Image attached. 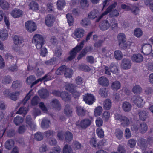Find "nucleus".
I'll return each mask as SVG.
<instances>
[{"label": "nucleus", "instance_id": "f257e3e1", "mask_svg": "<svg viewBox=\"0 0 153 153\" xmlns=\"http://www.w3.org/2000/svg\"><path fill=\"white\" fill-rule=\"evenodd\" d=\"M117 5V3L115 2L109 6L107 8L106 10L96 20V22H99L103 16L107 15L109 12H111L109 14L108 16L110 17H117L119 16V13L118 11L116 9H115L112 11L113 9Z\"/></svg>", "mask_w": 153, "mask_h": 153}, {"label": "nucleus", "instance_id": "f03ea898", "mask_svg": "<svg viewBox=\"0 0 153 153\" xmlns=\"http://www.w3.org/2000/svg\"><path fill=\"white\" fill-rule=\"evenodd\" d=\"M44 39L42 36L39 34H35L33 36L32 42L38 49L42 48L44 44Z\"/></svg>", "mask_w": 153, "mask_h": 153}, {"label": "nucleus", "instance_id": "7ed1b4c3", "mask_svg": "<svg viewBox=\"0 0 153 153\" xmlns=\"http://www.w3.org/2000/svg\"><path fill=\"white\" fill-rule=\"evenodd\" d=\"M85 42V40H82L79 45H77L71 50L70 56L67 58L68 60L71 61L75 58L77 53L79 52L83 48Z\"/></svg>", "mask_w": 153, "mask_h": 153}, {"label": "nucleus", "instance_id": "20e7f679", "mask_svg": "<svg viewBox=\"0 0 153 153\" xmlns=\"http://www.w3.org/2000/svg\"><path fill=\"white\" fill-rule=\"evenodd\" d=\"M117 39L119 42V45L121 48L123 49H126L128 45L125 35L123 33H120L117 36Z\"/></svg>", "mask_w": 153, "mask_h": 153}, {"label": "nucleus", "instance_id": "39448f33", "mask_svg": "<svg viewBox=\"0 0 153 153\" xmlns=\"http://www.w3.org/2000/svg\"><path fill=\"white\" fill-rule=\"evenodd\" d=\"M27 30L30 32L35 31L36 29V25L35 23L31 20L27 21L25 23Z\"/></svg>", "mask_w": 153, "mask_h": 153}, {"label": "nucleus", "instance_id": "423d86ee", "mask_svg": "<svg viewBox=\"0 0 153 153\" xmlns=\"http://www.w3.org/2000/svg\"><path fill=\"white\" fill-rule=\"evenodd\" d=\"M131 100L139 108L143 107L144 103L143 99L138 96H134L132 98Z\"/></svg>", "mask_w": 153, "mask_h": 153}, {"label": "nucleus", "instance_id": "0eeeda50", "mask_svg": "<svg viewBox=\"0 0 153 153\" xmlns=\"http://www.w3.org/2000/svg\"><path fill=\"white\" fill-rule=\"evenodd\" d=\"M110 20V19H108L104 20L101 22L99 25L100 29L102 31L108 29L111 26Z\"/></svg>", "mask_w": 153, "mask_h": 153}, {"label": "nucleus", "instance_id": "6e6552de", "mask_svg": "<svg viewBox=\"0 0 153 153\" xmlns=\"http://www.w3.org/2000/svg\"><path fill=\"white\" fill-rule=\"evenodd\" d=\"M131 62L129 59L124 58L122 61L121 67L124 69H128L131 68Z\"/></svg>", "mask_w": 153, "mask_h": 153}, {"label": "nucleus", "instance_id": "1a4fd4ad", "mask_svg": "<svg viewBox=\"0 0 153 153\" xmlns=\"http://www.w3.org/2000/svg\"><path fill=\"white\" fill-rule=\"evenodd\" d=\"M83 100L86 103L91 105L94 102L95 98L93 95L88 94L84 96Z\"/></svg>", "mask_w": 153, "mask_h": 153}, {"label": "nucleus", "instance_id": "9d476101", "mask_svg": "<svg viewBox=\"0 0 153 153\" xmlns=\"http://www.w3.org/2000/svg\"><path fill=\"white\" fill-rule=\"evenodd\" d=\"M55 18L54 16L51 14L48 15L45 18V23L46 25L48 26H51L53 25Z\"/></svg>", "mask_w": 153, "mask_h": 153}, {"label": "nucleus", "instance_id": "9b49d317", "mask_svg": "<svg viewBox=\"0 0 153 153\" xmlns=\"http://www.w3.org/2000/svg\"><path fill=\"white\" fill-rule=\"evenodd\" d=\"M132 105L131 104L127 101H124L122 104V108L123 110L126 112L130 111L132 108Z\"/></svg>", "mask_w": 153, "mask_h": 153}, {"label": "nucleus", "instance_id": "f8f14e48", "mask_svg": "<svg viewBox=\"0 0 153 153\" xmlns=\"http://www.w3.org/2000/svg\"><path fill=\"white\" fill-rule=\"evenodd\" d=\"M53 76L51 73H49L45 75L42 78H39L37 79L36 81L34 82L33 85H36L39 82L42 81L43 80H45V81H46L52 79Z\"/></svg>", "mask_w": 153, "mask_h": 153}, {"label": "nucleus", "instance_id": "ddd939ff", "mask_svg": "<svg viewBox=\"0 0 153 153\" xmlns=\"http://www.w3.org/2000/svg\"><path fill=\"white\" fill-rule=\"evenodd\" d=\"M11 14L12 16L14 18H18L23 15V12L22 10L20 9H15L12 11Z\"/></svg>", "mask_w": 153, "mask_h": 153}, {"label": "nucleus", "instance_id": "4468645a", "mask_svg": "<svg viewBox=\"0 0 153 153\" xmlns=\"http://www.w3.org/2000/svg\"><path fill=\"white\" fill-rule=\"evenodd\" d=\"M142 49L145 55H148L151 53L152 50V45L149 44H146L142 47Z\"/></svg>", "mask_w": 153, "mask_h": 153}, {"label": "nucleus", "instance_id": "2eb2a0df", "mask_svg": "<svg viewBox=\"0 0 153 153\" xmlns=\"http://www.w3.org/2000/svg\"><path fill=\"white\" fill-rule=\"evenodd\" d=\"M99 84L101 85L107 86L109 85L108 79L104 76L100 77L98 79Z\"/></svg>", "mask_w": 153, "mask_h": 153}, {"label": "nucleus", "instance_id": "dca6fc26", "mask_svg": "<svg viewBox=\"0 0 153 153\" xmlns=\"http://www.w3.org/2000/svg\"><path fill=\"white\" fill-rule=\"evenodd\" d=\"M51 105L54 108L59 110L61 109V105L59 101L56 99L52 100L51 102Z\"/></svg>", "mask_w": 153, "mask_h": 153}, {"label": "nucleus", "instance_id": "f3484780", "mask_svg": "<svg viewBox=\"0 0 153 153\" xmlns=\"http://www.w3.org/2000/svg\"><path fill=\"white\" fill-rule=\"evenodd\" d=\"M84 33V30L81 28L76 29L74 32L75 36L78 38H80L82 37Z\"/></svg>", "mask_w": 153, "mask_h": 153}, {"label": "nucleus", "instance_id": "a211bd4d", "mask_svg": "<svg viewBox=\"0 0 153 153\" xmlns=\"http://www.w3.org/2000/svg\"><path fill=\"white\" fill-rule=\"evenodd\" d=\"M138 145L142 150H145L147 146L146 140V139L140 138L138 140Z\"/></svg>", "mask_w": 153, "mask_h": 153}, {"label": "nucleus", "instance_id": "6ab92c4d", "mask_svg": "<svg viewBox=\"0 0 153 153\" xmlns=\"http://www.w3.org/2000/svg\"><path fill=\"white\" fill-rule=\"evenodd\" d=\"M50 125L51 122L48 119L45 118L42 120L41 123V126L42 128H47L50 127Z\"/></svg>", "mask_w": 153, "mask_h": 153}, {"label": "nucleus", "instance_id": "aec40b11", "mask_svg": "<svg viewBox=\"0 0 153 153\" xmlns=\"http://www.w3.org/2000/svg\"><path fill=\"white\" fill-rule=\"evenodd\" d=\"M132 61L136 62H140L143 60V56L140 54H134L131 57Z\"/></svg>", "mask_w": 153, "mask_h": 153}, {"label": "nucleus", "instance_id": "412c9836", "mask_svg": "<svg viewBox=\"0 0 153 153\" xmlns=\"http://www.w3.org/2000/svg\"><path fill=\"white\" fill-rule=\"evenodd\" d=\"M26 123L28 124L33 129H35L36 125L33 122L32 119L30 115H27L26 118Z\"/></svg>", "mask_w": 153, "mask_h": 153}, {"label": "nucleus", "instance_id": "4be33fe9", "mask_svg": "<svg viewBox=\"0 0 153 153\" xmlns=\"http://www.w3.org/2000/svg\"><path fill=\"white\" fill-rule=\"evenodd\" d=\"M38 94L40 97L45 99L48 97L49 96V93L48 91L45 89H42L38 91Z\"/></svg>", "mask_w": 153, "mask_h": 153}, {"label": "nucleus", "instance_id": "5701e85b", "mask_svg": "<svg viewBox=\"0 0 153 153\" xmlns=\"http://www.w3.org/2000/svg\"><path fill=\"white\" fill-rule=\"evenodd\" d=\"M138 114L140 120L142 121H145L148 117V113L146 111H139Z\"/></svg>", "mask_w": 153, "mask_h": 153}, {"label": "nucleus", "instance_id": "b1692460", "mask_svg": "<svg viewBox=\"0 0 153 153\" xmlns=\"http://www.w3.org/2000/svg\"><path fill=\"white\" fill-rule=\"evenodd\" d=\"M91 122L90 120L86 119L81 121L80 125L82 128L85 129L91 125Z\"/></svg>", "mask_w": 153, "mask_h": 153}, {"label": "nucleus", "instance_id": "393cba45", "mask_svg": "<svg viewBox=\"0 0 153 153\" xmlns=\"http://www.w3.org/2000/svg\"><path fill=\"white\" fill-rule=\"evenodd\" d=\"M148 126L146 123L142 122L139 125V131L142 134L144 133L147 130Z\"/></svg>", "mask_w": 153, "mask_h": 153}, {"label": "nucleus", "instance_id": "a878e982", "mask_svg": "<svg viewBox=\"0 0 153 153\" xmlns=\"http://www.w3.org/2000/svg\"><path fill=\"white\" fill-rule=\"evenodd\" d=\"M121 125L123 127L127 126L130 124V120L126 116H123L121 121Z\"/></svg>", "mask_w": 153, "mask_h": 153}, {"label": "nucleus", "instance_id": "bb28decb", "mask_svg": "<svg viewBox=\"0 0 153 153\" xmlns=\"http://www.w3.org/2000/svg\"><path fill=\"white\" fill-rule=\"evenodd\" d=\"M76 112L78 115L83 116L85 115L86 112V111L84 108L81 106H79L76 107Z\"/></svg>", "mask_w": 153, "mask_h": 153}, {"label": "nucleus", "instance_id": "cd10ccee", "mask_svg": "<svg viewBox=\"0 0 153 153\" xmlns=\"http://www.w3.org/2000/svg\"><path fill=\"white\" fill-rule=\"evenodd\" d=\"M60 97L62 100L65 101H69L71 99V95L66 92H61Z\"/></svg>", "mask_w": 153, "mask_h": 153}, {"label": "nucleus", "instance_id": "c85d7f7f", "mask_svg": "<svg viewBox=\"0 0 153 153\" xmlns=\"http://www.w3.org/2000/svg\"><path fill=\"white\" fill-rule=\"evenodd\" d=\"M14 43L16 45L21 44L23 42L22 38L18 35H15L13 37Z\"/></svg>", "mask_w": 153, "mask_h": 153}, {"label": "nucleus", "instance_id": "c756f323", "mask_svg": "<svg viewBox=\"0 0 153 153\" xmlns=\"http://www.w3.org/2000/svg\"><path fill=\"white\" fill-rule=\"evenodd\" d=\"M14 144L13 140L12 139H9L5 142V146L7 149L10 150L13 146Z\"/></svg>", "mask_w": 153, "mask_h": 153}, {"label": "nucleus", "instance_id": "7c9ffc66", "mask_svg": "<svg viewBox=\"0 0 153 153\" xmlns=\"http://www.w3.org/2000/svg\"><path fill=\"white\" fill-rule=\"evenodd\" d=\"M0 7L3 9L7 10L10 7L8 3L4 0H0Z\"/></svg>", "mask_w": 153, "mask_h": 153}, {"label": "nucleus", "instance_id": "2f4dec72", "mask_svg": "<svg viewBox=\"0 0 153 153\" xmlns=\"http://www.w3.org/2000/svg\"><path fill=\"white\" fill-rule=\"evenodd\" d=\"M72 112V109L69 105L65 106L64 109V113L67 116H71Z\"/></svg>", "mask_w": 153, "mask_h": 153}, {"label": "nucleus", "instance_id": "473e14b6", "mask_svg": "<svg viewBox=\"0 0 153 153\" xmlns=\"http://www.w3.org/2000/svg\"><path fill=\"white\" fill-rule=\"evenodd\" d=\"M98 11L96 10H92L88 14V17L91 19H94L96 18L98 15Z\"/></svg>", "mask_w": 153, "mask_h": 153}, {"label": "nucleus", "instance_id": "72a5a7b5", "mask_svg": "<svg viewBox=\"0 0 153 153\" xmlns=\"http://www.w3.org/2000/svg\"><path fill=\"white\" fill-rule=\"evenodd\" d=\"M112 103L111 100L109 99H106L104 101V108L107 110H109L111 108Z\"/></svg>", "mask_w": 153, "mask_h": 153}, {"label": "nucleus", "instance_id": "f704fd0d", "mask_svg": "<svg viewBox=\"0 0 153 153\" xmlns=\"http://www.w3.org/2000/svg\"><path fill=\"white\" fill-rule=\"evenodd\" d=\"M90 143L91 145L93 146L97 149H99L101 146L102 144H100L98 143H97V140L95 138H91L90 141Z\"/></svg>", "mask_w": 153, "mask_h": 153}, {"label": "nucleus", "instance_id": "c9c22d12", "mask_svg": "<svg viewBox=\"0 0 153 153\" xmlns=\"http://www.w3.org/2000/svg\"><path fill=\"white\" fill-rule=\"evenodd\" d=\"M76 87V86L73 84H67L65 86V89L71 93L73 92Z\"/></svg>", "mask_w": 153, "mask_h": 153}, {"label": "nucleus", "instance_id": "e433bc0d", "mask_svg": "<svg viewBox=\"0 0 153 153\" xmlns=\"http://www.w3.org/2000/svg\"><path fill=\"white\" fill-rule=\"evenodd\" d=\"M100 94L103 97H106L108 95V90L105 88H102L99 91Z\"/></svg>", "mask_w": 153, "mask_h": 153}, {"label": "nucleus", "instance_id": "4c0bfd02", "mask_svg": "<svg viewBox=\"0 0 153 153\" xmlns=\"http://www.w3.org/2000/svg\"><path fill=\"white\" fill-rule=\"evenodd\" d=\"M65 137L66 141L69 142L72 140L73 135L71 132L67 131L65 133Z\"/></svg>", "mask_w": 153, "mask_h": 153}, {"label": "nucleus", "instance_id": "58836bf2", "mask_svg": "<svg viewBox=\"0 0 153 153\" xmlns=\"http://www.w3.org/2000/svg\"><path fill=\"white\" fill-rule=\"evenodd\" d=\"M36 80L35 77L33 76H30L29 77H27V83L30 85L31 84V87L34 85H33V83L36 81H34Z\"/></svg>", "mask_w": 153, "mask_h": 153}, {"label": "nucleus", "instance_id": "ea45409f", "mask_svg": "<svg viewBox=\"0 0 153 153\" xmlns=\"http://www.w3.org/2000/svg\"><path fill=\"white\" fill-rule=\"evenodd\" d=\"M66 66L65 65H62L58 68L56 71V73L57 75H61L63 74L66 70Z\"/></svg>", "mask_w": 153, "mask_h": 153}, {"label": "nucleus", "instance_id": "a19ab883", "mask_svg": "<svg viewBox=\"0 0 153 153\" xmlns=\"http://www.w3.org/2000/svg\"><path fill=\"white\" fill-rule=\"evenodd\" d=\"M73 73V71L66 67V70L64 72L65 76L66 78H70L72 76Z\"/></svg>", "mask_w": 153, "mask_h": 153}, {"label": "nucleus", "instance_id": "79ce46f5", "mask_svg": "<svg viewBox=\"0 0 153 153\" xmlns=\"http://www.w3.org/2000/svg\"><path fill=\"white\" fill-rule=\"evenodd\" d=\"M114 56L115 58L118 60H121L123 57L121 52L119 50L116 51L114 52Z\"/></svg>", "mask_w": 153, "mask_h": 153}, {"label": "nucleus", "instance_id": "37998d69", "mask_svg": "<svg viewBox=\"0 0 153 153\" xmlns=\"http://www.w3.org/2000/svg\"><path fill=\"white\" fill-rule=\"evenodd\" d=\"M12 81L11 77L9 75L5 76L2 80V82L4 84H9Z\"/></svg>", "mask_w": 153, "mask_h": 153}, {"label": "nucleus", "instance_id": "c03bdc74", "mask_svg": "<svg viewBox=\"0 0 153 153\" xmlns=\"http://www.w3.org/2000/svg\"><path fill=\"white\" fill-rule=\"evenodd\" d=\"M115 137L119 139H120L123 136V132L120 129H117L116 130L115 132L114 133Z\"/></svg>", "mask_w": 153, "mask_h": 153}, {"label": "nucleus", "instance_id": "a18cd8bd", "mask_svg": "<svg viewBox=\"0 0 153 153\" xmlns=\"http://www.w3.org/2000/svg\"><path fill=\"white\" fill-rule=\"evenodd\" d=\"M72 144L73 147L75 150H79L81 149L82 147L81 144L77 141H73Z\"/></svg>", "mask_w": 153, "mask_h": 153}, {"label": "nucleus", "instance_id": "49530a36", "mask_svg": "<svg viewBox=\"0 0 153 153\" xmlns=\"http://www.w3.org/2000/svg\"><path fill=\"white\" fill-rule=\"evenodd\" d=\"M22 85V83L21 81L19 80H16L13 82L12 87L13 88H20Z\"/></svg>", "mask_w": 153, "mask_h": 153}, {"label": "nucleus", "instance_id": "de8ad7c7", "mask_svg": "<svg viewBox=\"0 0 153 153\" xmlns=\"http://www.w3.org/2000/svg\"><path fill=\"white\" fill-rule=\"evenodd\" d=\"M66 18L67 19L69 25L71 26L73 25L74 19L72 16L70 14L68 13L66 14Z\"/></svg>", "mask_w": 153, "mask_h": 153}, {"label": "nucleus", "instance_id": "09e8293b", "mask_svg": "<svg viewBox=\"0 0 153 153\" xmlns=\"http://www.w3.org/2000/svg\"><path fill=\"white\" fill-rule=\"evenodd\" d=\"M19 94V92L16 91L10 93L9 98L12 100L16 101L17 99V97Z\"/></svg>", "mask_w": 153, "mask_h": 153}, {"label": "nucleus", "instance_id": "8fccbe9b", "mask_svg": "<svg viewBox=\"0 0 153 153\" xmlns=\"http://www.w3.org/2000/svg\"><path fill=\"white\" fill-rule=\"evenodd\" d=\"M23 120V119L22 117L18 116L14 118V122L16 125H18L19 124L22 123Z\"/></svg>", "mask_w": 153, "mask_h": 153}, {"label": "nucleus", "instance_id": "3c124183", "mask_svg": "<svg viewBox=\"0 0 153 153\" xmlns=\"http://www.w3.org/2000/svg\"><path fill=\"white\" fill-rule=\"evenodd\" d=\"M80 24L82 26L85 27L90 25L91 24V22L88 18H85L81 20Z\"/></svg>", "mask_w": 153, "mask_h": 153}, {"label": "nucleus", "instance_id": "603ef678", "mask_svg": "<svg viewBox=\"0 0 153 153\" xmlns=\"http://www.w3.org/2000/svg\"><path fill=\"white\" fill-rule=\"evenodd\" d=\"M120 84L118 81H116L112 83L111 88L114 90H117L120 88Z\"/></svg>", "mask_w": 153, "mask_h": 153}, {"label": "nucleus", "instance_id": "864d4df0", "mask_svg": "<svg viewBox=\"0 0 153 153\" xmlns=\"http://www.w3.org/2000/svg\"><path fill=\"white\" fill-rule=\"evenodd\" d=\"M44 134L40 132H38L34 135V139L37 141H41L43 138Z\"/></svg>", "mask_w": 153, "mask_h": 153}, {"label": "nucleus", "instance_id": "5fc2aeb1", "mask_svg": "<svg viewBox=\"0 0 153 153\" xmlns=\"http://www.w3.org/2000/svg\"><path fill=\"white\" fill-rule=\"evenodd\" d=\"M8 36L7 31L5 30H1L0 32V38L2 40L5 39Z\"/></svg>", "mask_w": 153, "mask_h": 153}, {"label": "nucleus", "instance_id": "6e6d98bb", "mask_svg": "<svg viewBox=\"0 0 153 153\" xmlns=\"http://www.w3.org/2000/svg\"><path fill=\"white\" fill-rule=\"evenodd\" d=\"M94 111L95 116H100L102 112V108L100 106H98L95 109Z\"/></svg>", "mask_w": 153, "mask_h": 153}, {"label": "nucleus", "instance_id": "4d7b16f0", "mask_svg": "<svg viewBox=\"0 0 153 153\" xmlns=\"http://www.w3.org/2000/svg\"><path fill=\"white\" fill-rule=\"evenodd\" d=\"M132 91L134 93L140 94L141 92L142 89L139 85H137L133 87Z\"/></svg>", "mask_w": 153, "mask_h": 153}, {"label": "nucleus", "instance_id": "13d9d810", "mask_svg": "<svg viewBox=\"0 0 153 153\" xmlns=\"http://www.w3.org/2000/svg\"><path fill=\"white\" fill-rule=\"evenodd\" d=\"M29 6L30 8L33 10L36 11L38 9V4L34 1L31 2L29 4Z\"/></svg>", "mask_w": 153, "mask_h": 153}, {"label": "nucleus", "instance_id": "bf43d9fd", "mask_svg": "<svg viewBox=\"0 0 153 153\" xmlns=\"http://www.w3.org/2000/svg\"><path fill=\"white\" fill-rule=\"evenodd\" d=\"M72 149L70 146L68 145H65L63 149V153H72L71 152Z\"/></svg>", "mask_w": 153, "mask_h": 153}, {"label": "nucleus", "instance_id": "052dcab7", "mask_svg": "<svg viewBox=\"0 0 153 153\" xmlns=\"http://www.w3.org/2000/svg\"><path fill=\"white\" fill-rule=\"evenodd\" d=\"M65 4V3L64 0H59L57 3L58 8L59 10H62Z\"/></svg>", "mask_w": 153, "mask_h": 153}, {"label": "nucleus", "instance_id": "680f3d73", "mask_svg": "<svg viewBox=\"0 0 153 153\" xmlns=\"http://www.w3.org/2000/svg\"><path fill=\"white\" fill-rule=\"evenodd\" d=\"M143 34V31L139 28L136 29L134 30V35L135 36L139 38Z\"/></svg>", "mask_w": 153, "mask_h": 153}, {"label": "nucleus", "instance_id": "e2e57ef3", "mask_svg": "<svg viewBox=\"0 0 153 153\" xmlns=\"http://www.w3.org/2000/svg\"><path fill=\"white\" fill-rule=\"evenodd\" d=\"M39 98L38 96H35L32 100L31 101V104L33 106L37 105L39 101Z\"/></svg>", "mask_w": 153, "mask_h": 153}, {"label": "nucleus", "instance_id": "0e129e2a", "mask_svg": "<svg viewBox=\"0 0 153 153\" xmlns=\"http://www.w3.org/2000/svg\"><path fill=\"white\" fill-rule=\"evenodd\" d=\"M145 4L147 6L149 7L151 11L153 12V0H146Z\"/></svg>", "mask_w": 153, "mask_h": 153}, {"label": "nucleus", "instance_id": "69168bd1", "mask_svg": "<svg viewBox=\"0 0 153 153\" xmlns=\"http://www.w3.org/2000/svg\"><path fill=\"white\" fill-rule=\"evenodd\" d=\"M109 68L110 69V71L114 73H115L118 71V69L116 65L113 63L110 64Z\"/></svg>", "mask_w": 153, "mask_h": 153}, {"label": "nucleus", "instance_id": "338daca9", "mask_svg": "<svg viewBox=\"0 0 153 153\" xmlns=\"http://www.w3.org/2000/svg\"><path fill=\"white\" fill-rule=\"evenodd\" d=\"M27 110L26 108L24 107H20L19 110L16 113L19 114H23L25 115L27 113Z\"/></svg>", "mask_w": 153, "mask_h": 153}, {"label": "nucleus", "instance_id": "774afa93", "mask_svg": "<svg viewBox=\"0 0 153 153\" xmlns=\"http://www.w3.org/2000/svg\"><path fill=\"white\" fill-rule=\"evenodd\" d=\"M38 65L37 62H35V65H33L32 63H29L27 67V69L28 71H31L34 69L36 68Z\"/></svg>", "mask_w": 153, "mask_h": 153}]
</instances>
